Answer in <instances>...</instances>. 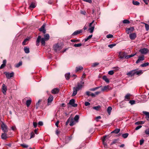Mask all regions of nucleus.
Here are the masks:
<instances>
[{
  "label": "nucleus",
  "instance_id": "nucleus-1",
  "mask_svg": "<svg viewBox=\"0 0 149 149\" xmlns=\"http://www.w3.org/2000/svg\"><path fill=\"white\" fill-rule=\"evenodd\" d=\"M84 84V81H81L80 83H77V86L73 88V92L72 94V96H74L77 94L78 91L81 89Z\"/></svg>",
  "mask_w": 149,
  "mask_h": 149
},
{
  "label": "nucleus",
  "instance_id": "nucleus-2",
  "mask_svg": "<svg viewBox=\"0 0 149 149\" xmlns=\"http://www.w3.org/2000/svg\"><path fill=\"white\" fill-rule=\"evenodd\" d=\"M46 41L45 39L43 38H41L40 36H38L36 41V45L38 46L40 42L41 41L42 45H44L45 44V41Z\"/></svg>",
  "mask_w": 149,
  "mask_h": 149
},
{
  "label": "nucleus",
  "instance_id": "nucleus-3",
  "mask_svg": "<svg viewBox=\"0 0 149 149\" xmlns=\"http://www.w3.org/2000/svg\"><path fill=\"white\" fill-rule=\"evenodd\" d=\"M53 48L55 52H57L61 49L62 47L59 44L57 43L54 45Z\"/></svg>",
  "mask_w": 149,
  "mask_h": 149
},
{
  "label": "nucleus",
  "instance_id": "nucleus-4",
  "mask_svg": "<svg viewBox=\"0 0 149 149\" xmlns=\"http://www.w3.org/2000/svg\"><path fill=\"white\" fill-rule=\"evenodd\" d=\"M4 74H5L6 77L8 79H10L13 77L14 76V73L13 72L10 73L9 72H5Z\"/></svg>",
  "mask_w": 149,
  "mask_h": 149
},
{
  "label": "nucleus",
  "instance_id": "nucleus-5",
  "mask_svg": "<svg viewBox=\"0 0 149 149\" xmlns=\"http://www.w3.org/2000/svg\"><path fill=\"white\" fill-rule=\"evenodd\" d=\"M1 128L3 131L5 132H7L8 131V129L7 126L3 122L1 125Z\"/></svg>",
  "mask_w": 149,
  "mask_h": 149
},
{
  "label": "nucleus",
  "instance_id": "nucleus-6",
  "mask_svg": "<svg viewBox=\"0 0 149 149\" xmlns=\"http://www.w3.org/2000/svg\"><path fill=\"white\" fill-rule=\"evenodd\" d=\"M111 89V88L109 86H105L101 89V91H107Z\"/></svg>",
  "mask_w": 149,
  "mask_h": 149
},
{
  "label": "nucleus",
  "instance_id": "nucleus-7",
  "mask_svg": "<svg viewBox=\"0 0 149 149\" xmlns=\"http://www.w3.org/2000/svg\"><path fill=\"white\" fill-rule=\"evenodd\" d=\"M136 37V33H133L130 34L129 35V38L130 39L133 40H134Z\"/></svg>",
  "mask_w": 149,
  "mask_h": 149
},
{
  "label": "nucleus",
  "instance_id": "nucleus-8",
  "mask_svg": "<svg viewBox=\"0 0 149 149\" xmlns=\"http://www.w3.org/2000/svg\"><path fill=\"white\" fill-rule=\"evenodd\" d=\"M46 26L45 24H44L39 29V30L40 31L42 32L44 34L46 33V30L45 29V27Z\"/></svg>",
  "mask_w": 149,
  "mask_h": 149
},
{
  "label": "nucleus",
  "instance_id": "nucleus-9",
  "mask_svg": "<svg viewBox=\"0 0 149 149\" xmlns=\"http://www.w3.org/2000/svg\"><path fill=\"white\" fill-rule=\"evenodd\" d=\"M75 100L73 99L71 100L69 102V104L71 105L72 107H77V104L74 103Z\"/></svg>",
  "mask_w": 149,
  "mask_h": 149
},
{
  "label": "nucleus",
  "instance_id": "nucleus-10",
  "mask_svg": "<svg viewBox=\"0 0 149 149\" xmlns=\"http://www.w3.org/2000/svg\"><path fill=\"white\" fill-rule=\"evenodd\" d=\"M139 52L141 54H146L148 52V50L147 48H144L143 49H140L139 50Z\"/></svg>",
  "mask_w": 149,
  "mask_h": 149
},
{
  "label": "nucleus",
  "instance_id": "nucleus-11",
  "mask_svg": "<svg viewBox=\"0 0 149 149\" xmlns=\"http://www.w3.org/2000/svg\"><path fill=\"white\" fill-rule=\"evenodd\" d=\"M7 90V86L3 84L2 86V91L3 93L4 94H5Z\"/></svg>",
  "mask_w": 149,
  "mask_h": 149
},
{
  "label": "nucleus",
  "instance_id": "nucleus-12",
  "mask_svg": "<svg viewBox=\"0 0 149 149\" xmlns=\"http://www.w3.org/2000/svg\"><path fill=\"white\" fill-rule=\"evenodd\" d=\"M134 30V28L133 27H130L129 28H127L126 29V32L127 34H129L131 32H133Z\"/></svg>",
  "mask_w": 149,
  "mask_h": 149
},
{
  "label": "nucleus",
  "instance_id": "nucleus-13",
  "mask_svg": "<svg viewBox=\"0 0 149 149\" xmlns=\"http://www.w3.org/2000/svg\"><path fill=\"white\" fill-rule=\"evenodd\" d=\"M144 56H139L137 60L136 61V63H138L141 61L144 60Z\"/></svg>",
  "mask_w": 149,
  "mask_h": 149
},
{
  "label": "nucleus",
  "instance_id": "nucleus-14",
  "mask_svg": "<svg viewBox=\"0 0 149 149\" xmlns=\"http://www.w3.org/2000/svg\"><path fill=\"white\" fill-rule=\"evenodd\" d=\"M59 91V89L56 88L53 89L52 91V93L53 94L58 93Z\"/></svg>",
  "mask_w": 149,
  "mask_h": 149
},
{
  "label": "nucleus",
  "instance_id": "nucleus-15",
  "mask_svg": "<svg viewBox=\"0 0 149 149\" xmlns=\"http://www.w3.org/2000/svg\"><path fill=\"white\" fill-rule=\"evenodd\" d=\"M135 75H139L143 73L142 71L141 70H139L137 71L136 70H134Z\"/></svg>",
  "mask_w": 149,
  "mask_h": 149
},
{
  "label": "nucleus",
  "instance_id": "nucleus-16",
  "mask_svg": "<svg viewBox=\"0 0 149 149\" xmlns=\"http://www.w3.org/2000/svg\"><path fill=\"white\" fill-rule=\"evenodd\" d=\"M82 32V30H79L75 31L72 34V36L76 35L81 33Z\"/></svg>",
  "mask_w": 149,
  "mask_h": 149
},
{
  "label": "nucleus",
  "instance_id": "nucleus-17",
  "mask_svg": "<svg viewBox=\"0 0 149 149\" xmlns=\"http://www.w3.org/2000/svg\"><path fill=\"white\" fill-rule=\"evenodd\" d=\"M118 56L120 58L123 59L124 58H125V55L124 53H123L121 52H120L119 53Z\"/></svg>",
  "mask_w": 149,
  "mask_h": 149
},
{
  "label": "nucleus",
  "instance_id": "nucleus-18",
  "mask_svg": "<svg viewBox=\"0 0 149 149\" xmlns=\"http://www.w3.org/2000/svg\"><path fill=\"white\" fill-rule=\"evenodd\" d=\"M127 74L129 76H132L135 75L134 70H132L128 72Z\"/></svg>",
  "mask_w": 149,
  "mask_h": 149
},
{
  "label": "nucleus",
  "instance_id": "nucleus-19",
  "mask_svg": "<svg viewBox=\"0 0 149 149\" xmlns=\"http://www.w3.org/2000/svg\"><path fill=\"white\" fill-rule=\"evenodd\" d=\"M127 74L129 76H132L135 75L134 70H132L128 72Z\"/></svg>",
  "mask_w": 149,
  "mask_h": 149
},
{
  "label": "nucleus",
  "instance_id": "nucleus-20",
  "mask_svg": "<svg viewBox=\"0 0 149 149\" xmlns=\"http://www.w3.org/2000/svg\"><path fill=\"white\" fill-rule=\"evenodd\" d=\"M96 24V22H95V24L94 23L92 27H90V28H88V30L90 31V32L91 33H92L93 32L94 29L95 28V25Z\"/></svg>",
  "mask_w": 149,
  "mask_h": 149
},
{
  "label": "nucleus",
  "instance_id": "nucleus-21",
  "mask_svg": "<svg viewBox=\"0 0 149 149\" xmlns=\"http://www.w3.org/2000/svg\"><path fill=\"white\" fill-rule=\"evenodd\" d=\"M143 113L146 115V118L149 121V112L143 111Z\"/></svg>",
  "mask_w": 149,
  "mask_h": 149
},
{
  "label": "nucleus",
  "instance_id": "nucleus-22",
  "mask_svg": "<svg viewBox=\"0 0 149 149\" xmlns=\"http://www.w3.org/2000/svg\"><path fill=\"white\" fill-rule=\"evenodd\" d=\"M53 97L52 96H50L48 99V104L49 105V103H51L53 100Z\"/></svg>",
  "mask_w": 149,
  "mask_h": 149
},
{
  "label": "nucleus",
  "instance_id": "nucleus-23",
  "mask_svg": "<svg viewBox=\"0 0 149 149\" xmlns=\"http://www.w3.org/2000/svg\"><path fill=\"white\" fill-rule=\"evenodd\" d=\"M31 38L29 37H28L26 39H25L24 41L22 42V44L23 45H26V42L29 41L30 39Z\"/></svg>",
  "mask_w": 149,
  "mask_h": 149
},
{
  "label": "nucleus",
  "instance_id": "nucleus-24",
  "mask_svg": "<svg viewBox=\"0 0 149 149\" xmlns=\"http://www.w3.org/2000/svg\"><path fill=\"white\" fill-rule=\"evenodd\" d=\"M1 138L3 139H5L7 138V134L5 133V132H4V133H3L1 135Z\"/></svg>",
  "mask_w": 149,
  "mask_h": 149
},
{
  "label": "nucleus",
  "instance_id": "nucleus-25",
  "mask_svg": "<svg viewBox=\"0 0 149 149\" xmlns=\"http://www.w3.org/2000/svg\"><path fill=\"white\" fill-rule=\"evenodd\" d=\"M25 52L26 54H28L29 53V49L26 47H24V49Z\"/></svg>",
  "mask_w": 149,
  "mask_h": 149
},
{
  "label": "nucleus",
  "instance_id": "nucleus-26",
  "mask_svg": "<svg viewBox=\"0 0 149 149\" xmlns=\"http://www.w3.org/2000/svg\"><path fill=\"white\" fill-rule=\"evenodd\" d=\"M43 38L45 39L46 40H48L49 38V35L48 33L45 34L44 35V38Z\"/></svg>",
  "mask_w": 149,
  "mask_h": 149
},
{
  "label": "nucleus",
  "instance_id": "nucleus-27",
  "mask_svg": "<svg viewBox=\"0 0 149 149\" xmlns=\"http://www.w3.org/2000/svg\"><path fill=\"white\" fill-rule=\"evenodd\" d=\"M83 69V68L81 66L77 67L76 68V69L75 70L76 72H79L81 70H82Z\"/></svg>",
  "mask_w": 149,
  "mask_h": 149
},
{
  "label": "nucleus",
  "instance_id": "nucleus-28",
  "mask_svg": "<svg viewBox=\"0 0 149 149\" xmlns=\"http://www.w3.org/2000/svg\"><path fill=\"white\" fill-rule=\"evenodd\" d=\"M36 6V4L34 2H32L30 4L29 7L30 8H35Z\"/></svg>",
  "mask_w": 149,
  "mask_h": 149
},
{
  "label": "nucleus",
  "instance_id": "nucleus-29",
  "mask_svg": "<svg viewBox=\"0 0 149 149\" xmlns=\"http://www.w3.org/2000/svg\"><path fill=\"white\" fill-rule=\"evenodd\" d=\"M31 102V100H29L26 101V104L28 107H29V106L30 105Z\"/></svg>",
  "mask_w": 149,
  "mask_h": 149
},
{
  "label": "nucleus",
  "instance_id": "nucleus-30",
  "mask_svg": "<svg viewBox=\"0 0 149 149\" xmlns=\"http://www.w3.org/2000/svg\"><path fill=\"white\" fill-rule=\"evenodd\" d=\"M75 124L74 122L73 121L72 118L70 119V126H72Z\"/></svg>",
  "mask_w": 149,
  "mask_h": 149
},
{
  "label": "nucleus",
  "instance_id": "nucleus-31",
  "mask_svg": "<svg viewBox=\"0 0 149 149\" xmlns=\"http://www.w3.org/2000/svg\"><path fill=\"white\" fill-rule=\"evenodd\" d=\"M142 24H144L145 25V27L146 28V31H148L149 30V25L148 24H147L142 22Z\"/></svg>",
  "mask_w": 149,
  "mask_h": 149
},
{
  "label": "nucleus",
  "instance_id": "nucleus-32",
  "mask_svg": "<svg viewBox=\"0 0 149 149\" xmlns=\"http://www.w3.org/2000/svg\"><path fill=\"white\" fill-rule=\"evenodd\" d=\"M103 79L106 82L108 83L109 81L107 77L105 76H104L102 77Z\"/></svg>",
  "mask_w": 149,
  "mask_h": 149
},
{
  "label": "nucleus",
  "instance_id": "nucleus-33",
  "mask_svg": "<svg viewBox=\"0 0 149 149\" xmlns=\"http://www.w3.org/2000/svg\"><path fill=\"white\" fill-rule=\"evenodd\" d=\"M120 130L119 129H116L112 131L111 133L118 134L120 132Z\"/></svg>",
  "mask_w": 149,
  "mask_h": 149
},
{
  "label": "nucleus",
  "instance_id": "nucleus-34",
  "mask_svg": "<svg viewBox=\"0 0 149 149\" xmlns=\"http://www.w3.org/2000/svg\"><path fill=\"white\" fill-rule=\"evenodd\" d=\"M112 107H109L107 109V111L108 112V113L110 115V113L111 112V111L112 110Z\"/></svg>",
  "mask_w": 149,
  "mask_h": 149
},
{
  "label": "nucleus",
  "instance_id": "nucleus-35",
  "mask_svg": "<svg viewBox=\"0 0 149 149\" xmlns=\"http://www.w3.org/2000/svg\"><path fill=\"white\" fill-rule=\"evenodd\" d=\"M79 116L78 115H76L75 116V117L74 118V119L75 121H76L77 122H78V120L79 119Z\"/></svg>",
  "mask_w": 149,
  "mask_h": 149
},
{
  "label": "nucleus",
  "instance_id": "nucleus-36",
  "mask_svg": "<svg viewBox=\"0 0 149 149\" xmlns=\"http://www.w3.org/2000/svg\"><path fill=\"white\" fill-rule=\"evenodd\" d=\"M70 74L69 73L65 74V77L67 80H68L69 79Z\"/></svg>",
  "mask_w": 149,
  "mask_h": 149
},
{
  "label": "nucleus",
  "instance_id": "nucleus-37",
  "mask_svg": "<svg viewBox=\"0 0 149 149\" xmlns=\"http://www.w3.org/2000/svg\"><path fill=\"white\" fill-rule=\"evenodd\" d=\"M135 55V54H131L127 56H125V58L127 59L129 58H130L131 57H132L133 56H134Z\"/></svg>",
  "mask_w": 149,
  "mask_h": 149
},
{
  "label": "nucleus",
  "instance_id": "nucleus-38",
  "mask_svg": "<svg viewBox=\"0 0 149 149\" xmlns=\"http://www.w3.org/2000/svg\"><path fill=\"white\" fill-rule=\"evenodd\" d=\"M128 135L129 134L128 133H126L122 134V136L125 139L128 137Z\"/></svg>",
  "mask_w": 149,
  "mask_h": 149
},
{
  "label": "nucleus",
  "instance_id": "nucleus-39",
  "mask_svg": "<svg viewBox=\"0 0 149 149\" xmlns=\"http://www.w3.org/2000/svg\"><path fill=\"white\" fill-rule=\"evenodd\" d=\"M92 35H90L88 37L86 38L84 40V41L86 42L88 40L91 38L92 37Z\"/></svg>",
  "mask_w": 149,
  "mask_h": 149
},
{
  "label": "nucleus",
  "instance_id": "nucleus-40",
  "mask_svg": "<svg viewBox=\"0 0 149 149\" xmlns=\"http://www.w3.org/2000/svg\"><path fill=\"white\" fill-rule=\"evenodd\" d=\"M101 87H102V86H100L97 87H95L94 88H92L90 90L91 91H94L99 89V88H100Z\"/></svg>",
  "mask_w": 149,
  "mask_h": 149
},
{
  "label": "nucleus",
  "instance_id": "nucleus-41",
  "mask_svg": "<svg viewBox=\"0 0 149 149\" xmlns=\"http://www.w3.org/2000/svg\"><path fill=\"white\" fill-rule=\"evenodd\" d=\"M133 4L135 5L138 6L139 4V3L137 1H135L134 0L132 1Z\"/></svg>",
  "mask_w": 149,
  "mask_h": 149
},
{
  "label": "nucleus",
  "instance_id": "nucleus-42",
  "mask_svg": "<svg viewBox=\"0 0 149 149\" xmlns=\"http://www.w3.org/2000/svg\"><path fill=\"white\" fill-rule=\"evenodd\" d=\"M130 94H127L125 96V100H128V99H130Z\"/></svg>",
  "mask_w": 149,
  "mask_h": 149
},
{
  "label": "nucleus",
  "instance_id": "nucleus-43",
  "mask_svg": "<svg viewBox=\"0 0 149 149\" xmlns=\"http://www.w3.org/2000/svg\"><path fill=\"white\" fill-rule=\"evenodd\" d=\"M106 136H103V139H102V141H103V144L105 146H107V144L105 142V141L106 140L105 139H106Z\"/></svg>",
  "mask_w": 149,
  "mask_h": 149
},
{
  "label": "nucleus",
  "instance_id": "nucleus-44",
  "mask_svg": "<svg viewBox=\"0 0 149 149\" xmlns=\"http://www.w3.org/2000/svg\"><path fill=\"white\" fill-rule=\"evenodd\" d=\"M116 44L115 43L109 45L108 46V47L111 48H112L113 47L115 46Z\"/></svg>",
  "mask_w": 149,
  "mask_h": 149
},
{
  "label": "nucleus",
  "instance_id": "nucleus-45",
  "mask_svg": "<svg viewBox=\"0 0 149 149\" xmlns=\"http://www.w3.org/2000/svg\"><path fill=\"white\" fill-rule=\"evenodd\" d=\"M123 23L124 24H129L130 23V22L127 19H125L123 20Z\"/></svg>",
  "mask_w": 149,
  "mask_h": 149
},
{
  "label": "nucleus",
  "instance_id": "nucleus-46",
  "mask_svg": "<svg viewBox=\"0 0 149 149\" xmlns=\"http://www.w3.org/2000/svg\"><path fill=\"white\" fill-rule=\"evenodd\" d=\"M82 44L81 43H79L77 44H75L74 45V46L75 47H79L81 46Z\"/></svg>",
  "mask_w": 149,
  "mask_h": 149
},
{
  "label": "nucleus",
  "instance_id": "nucleus-47",
  "mask_svg": "<svg viewBox=\"0 0 149 149\" xmlns=\"http://www.w3.org/2000/svg\"><path fill=\"white\" fill-rule=\"evenodd\" d=\"M100 108V106L94 107H93V109H95L96 110H98Z\"/></svg>",
  "mask_w": 149,
  "mask_h": 149
},
{
  "label": "nucleus",
  "instance_id": "nucleus-48",
  "mask_svg": "<svg viewBox=\"0 0 149 149\" xmlns=\"http://www.w3.org/2000/svg\"><path fill=\"white\" fill-rule=\"evenodd\" d=\"M145 133L147 135H149V128L146 129L145 131Z\"/></svg>",
  "mask_w": 149,
  "mask_h": 149
},
{
  "label": "nucleus",
  "instance_id": "nucleus-49",
  "mask_svg": "<svg viewBox=\"0 0 149 149\" xmlns=\"http://www.w3.org/2000/svg\"><path fill=\"white\" fill-rule=\"evenodd\" d=\"M95 21L93 20L89 24V26L90 27H92L94 24V23L95 24Z\"/></svg>",
  "mask_w": 149,
  "mask_h": 149
},
{
  "label": "nucleus",
  "instance_id": "nucleus-50",
  "mask_svg": "<svg viewBox=\"0 0 149 149\" xmlns=\"http://www.w3.org/2000/svg\"><path fill=\"white\" fill-rule=\"evenodd\" d=\"M106 37L108 38H111L113 37V35L111 34H109L107 35Z\"/></svg>",
  "mask_w": 149,
  "mask_h": 149
},
{
  "label": "nucleus",
  "instance_id": "nucleus-51",
  "mask_svg": "<svg viewBox=\"0 0 149 149\" xmlns=\"http://www.w3.org/2000/svg\"><path fill=\"white\" fill-rule=\"evenodd\" d=\"M21 146L24 148H27L28 146V145L25 144H21Z\"/></svg>",
  "mask_w": 149,
  "mask_h": 149
},
{
  "label": "nucleus",
  "instance_id": "nucleus-52",
  "mask_svg": "<svg viewBox=\"0 0 149 149\" xmlns=\"http://www.w3.org/2000/svg\"><path fill=\"white\" fill-rule=\"evenodd\" d=\"M35 135L34 133L33 132H31V138H33L34 137Z\"/></svg>",
  "mask_w": 149,
  "mask_h": 149
},
{
  "label": "nucleus",
  "instance_id": "nucleus-53",
  "mask_svg": "<svg viewBox=\"0 0 149 149\" xmlns=\"http://www.w3.org/2000/svg\"><path fill=\"white\" fill-rule=\"evenodd\" d=\"M129 103L131 105H133L135 103V101L134 100H131L130 101Z\"/></svg>",
  "mask_w": 149,
  "mask_h": 149
},
{
  "label": "nucleus",
  "instance_id": "nucleus-54",
  "mask_svg": "<svg viewBox=\"0 0 149 149\" xmlns=\"http://www.w3.org/2000/svg\"><path fill=\"white\" fill-rule=\"evenodd\" d=\"M113 68L114 69V70L115 71L118 70L119 69V68L117 66L114 67Z\"/></svg>",
  "mask_w": 149,
  "mask_h": 149
},
{
  "label": "nucleus",
  "instance_id": "nucleus-55",
  "mask_svg": "<svg viewBox=\"0 0 149 149\" xmlns=\"http://www.w3.org/2000/svg\"><path fill=\"white\" fill-rule=\"evenodd\" d=\"M40 101H41L40 100H38V102L37 103H36V109H38V107L39 105V103H40Z\"/></svg>",
  "mask_w": 149,
  "mask_h": 149
},
{
  "label": "nucleus",
  "instance_id": "nucleus-56",
  "mask_svg": "<svg viewBox=\"0 0 149 149\" xmlns=\"http://www.w3.org/2000/svg\"><path fill=\"white\" fill-rule=\"evenodd\" d=\"M114 73V72L113 70H110L108 72L109 74L112 75Z\"/></svg>",
  "mask_w": 149,
  "mask_h": 149
},
{
  "label": "nucleus",
  "instance_id": "nucleus-57",
  "mask_svg": "<svg viewBox=\"0 0 149 149\" xmlns=\"http://www.w3.org/2000/svg\"><path fill=\"white\" fill-rule=\"evenodd\" d=\"M33 125L34 128H36L37 125V123L36 122H33Z\"/></svg>",
  "mask_w": 149,
  "mask_h": 149
},
{
  "label": "nucleus",
  "instance_id": "nucleus-58",
  "mask_svg": "<svg viewBox=\"0 0 149 149\" xmlns=\"http://www.w3.org/2000/svg\"><path fill=\"white\" fill-rule=\"evenodd\" d=\"M6 60H4L3 61V64L1 65H6Z\"/></svg>",
  "mask_w": 149,
  "mask_h": 149
},
{
  "label": "nucleus",
  "instance_id": "nucleus-59",
  "mask_svg": "<svg viewBox=\"0 0 149 149\" xmlns=\"http://www.w3.org/2000/svg\"><path fill=\"white\" fill-rule=\"evenodd\" d=\"M144 140L143 139H141V140H140V145H142L143 143H144Z\"/></svg>",
  "mask_w": 149,
  "mask_h": 149
},
{
  "label": "nucleus",
  "instance_id": "nucleus-60",
  "mask_svg": "<svg viewBox=\"0 0 149 149\" xmlns=\"http://www.w3.org/2000/svg\"><path fill=\"white\" fill-rule=\"evenodd\" d=\"M142 126L141 125H139L137 126L135 129V130H138Z\"/></svg>",
  "mask_w": 149,
  "mask_h": 149
},
{
  "label": "nucleus",
  "instance_id": "nucleus-61",
  "mask_svg": "<svg viewBox=\"0 0 149 149\" xmlns=\"http://www.w3.org/2000/svg\"><path fill=\"white\" fill-rule=\"evenodd\" d=\"M90 105V103L88 102H85V105L87 106Z\"/></svg>",
  "mask_w": 149,
  "mask_h": 149
},
{
  "label": "nucleus",
  "instance_id": "nucleus-62",
  "mask_svg": "<svg viewBox=\"0 0 149 149\" xmlns=\"http://www.w3.org/2000/svg\"><path fill=\"white\" fill-rule=\"evenodd\" d=\"M38 125L39 126H42L43 125V122L42 121H39L38 123Z\"/></svg>",
  "mask_w": 149,
  "mask_h": 149
},
{
  "label": "nucleus",
  "instance_id": "nucleus-63",
  "mask_svg": "<svg viewBox=\"0 0 149 149\" xmlns=\"http://www.w3.org/2000/svg\"><path fill=\"white\" fill-rule=\"evenodd\" d=\"M84 1L88 2L89 3H91L92 2L91 0H83Z\"/></svg>",
  "mask_w": 149,
  "mask_h": 149
},
{
  "label": "nucleus",
  "instance_id": "nucleus-64",
  "mask_svg": "<svg viewBox=\"0 0 149 149\" xmlns=\"http://www.w3.org/2000/svg\"><path fill=\"white\" fill-rule=\"evenodd\" d=\"M70 118L68 119L65 123L66 125H68V124L69 123V122H70Z\"/></svg>",
  "mask_w": 149,
  "mask_h": 149
}]
</instances>
